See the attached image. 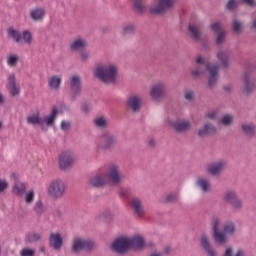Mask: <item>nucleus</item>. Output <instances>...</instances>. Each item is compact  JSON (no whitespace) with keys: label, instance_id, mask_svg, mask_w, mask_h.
Here are the masks:
<instances>
[{"label":"nucleus","instance_id":"7","mask_svg":"<svg viewBox=\"0 0 256 256\" xmlns=\"http://www.w3.org/2000/svg\"><path fill=\"white\" fill-rule=\"evenodd\" d=\"M70 86V101L73 103L77 101L78 97H81V93H83V81L81 80V76L73 75L69 81Z\"/></svg>","mask_w":256,"mask_h":256},{"label":"nucleus","instance_id":"21","mask_svg":"<svg viewBox=\"0 0 256 256\" xmlns=\"http://www.w3.org/2000/svg\"><path fill=\"white\" fill-rule=\"evenodd\" d=\"M188 35L192 41L199 43L203 39V30H201L197 25L190 23L188 25Z\"/></svg>","mask_w":256,"mask_h":256},{"label":"nucleus","instance_id":"15","mask_svg":"<svg viewBox=\"0 0 256 256\" xmlns=\"http://www.w3.org/2000/svg\"><path fill=\"white\" fill-rule=\"evenodd\" d=\"M126 107L132 111V113H141V107H143V97L139 95H130L126 100Z\"/></svg>","mask_w":256,"mask_h":256},{"label":"nucleus","instance_id":"33","mask_svg":"<svg viewBox=\"0 0 256 256\" xmlns=\"http://www.w3.org/2000/svg\"><path fill=\"white\" fill-rule=\"evenodd\" d=\"M196 185L199 187V189H201L203 193H211V183L209 180L200 178L196 181Z\"/></svg>","mask_w":256,"mask_h":256},{"label":"nucleus","instance_id":"3","mask_svg":"<svg viewBox=\"0 0 256 256\" xmlns=\"http://www.w3.org/2000/svg\"><path fill=\"white\" fill-rule=\"evenodd\" d=\"M97 247L95 240L85 237H77L73 241L72 251L73 253L79 254L84 251V253H93Z\"/></svg>","mask_w":256,"mask_h":256},{"label":"nucleus","instance_id":"8","mask_svg":"<svg viewBox=\"0 0 256 256\" xmlns=\"http://www.w3.org/2000/svg\"><path fill=\"white\" fill-rule=\"evenodd\" d=\"M256 89V78L251 71H246L242 77L243 95H253Z\"/></svg>","mask_w":256,"mask_h":256},{"label":"nucleus","instance_id":"1","mask_svg":"<svg viewBox=\"0 0 256 256\" xmlns=\"http://www.w3.org/2000/svg\"><path fill=\"white\" fill-rule=\"evenodd\" d=\"M147 244L145 238L141 235L133 237L120 236L116 238L110 245V250L116 255H129L130 251H143Z\"/></svg>","mask_w":256,"mask_h":256},{"label":"nucleus","instance_id":"53","mask_svg":"<svg viewBox=\"0 0 256 256\" xmlns=\"http://www.w3.org/2000/svg\"><path fill=\"white\" fill-rule=\"evenodd\" d=\"M34 211H35V213H37V215H41V213H43V202L42 201L36 202V204L34 206Z\"/></svg>","mask_w":256,"mask_h":256},{"label":"nucleus","instance_id":"60","mask_svg":"<svg viewBox=\"0 0 256 256\" xmlns=\"http://www.w3.org/2000/svg\"><path fill=\"white\" fill-rule=\"evenodd\" d=\"M196 64L202 65V66L205 65V58L203 56H198L196 58Z\"/></svg>","mask_w":256,"mask_h":256},{"label":"nucleus","instance_id":"39","mask_svg":"<svg viewBox=\"0 0 256 256\" xmlns=\"http://www.w3.org/2000/svg\"><path fill=\"white\" fill-rule=\"evenodd\" d=\"M133 9L137 15H143V13H145L143 0H133Z\"/></svg>","mask_w":256,"mask_h":256},{"label":"nucleus","instance_id":"14","mask_svg":"<svg viewBox=\"0 0 256 256\" xmlns=\"http://www.w3.org/2000/svg\"><path fill=\"white\" fill-rule=\"evenodd\" d=\"M206 71L209 73L208 87L213 89L219 81V64H207Z\"/></svg>","mask_w":256,"mask_h":256},{"label":"nucleus","instance_id":"48","mask_svg":"<svg viewBox=\"0 0 256 256\" xmlns=\"http://www.w3.org/2000/svg\"><path fill=\"white\" fill-rule=\"evenodd\" d=\"M184 99L186 101H189V103H193L195 101V91L193 90H188L184 94Z\"/></svg>","mask_w":256,"mask_h":256},{"label":"nucleus","instance_id":"47","mask_svg":"<svg viewBox=\"0 0 256 256\" xmlns=\"http://www.w3.org/2000/svg\"><path fill=\"white\" fill-rule=\"evenodd\" d=\"M178 200H179V196H177V194L170 193V194L166 195V197L164 199V203L166 205L169 203L173 204V203H177Z\"/></svg>","mask_w":256,"mask_h":256},{"label":"nucleus","instance_id":"61","mask_svg":"<svg viewBox=\"0 0 256 256\" xmlns=\"http://www.w3.org/2000/svg\"><path fill=\"white\" fill-rule=\"evenodd\" d=\"M208 119H211V121H214L215 117H217V114L215 112L207 114Z\"/></svg>","mask_w":256,"mask_h":256},{"label":"nucleus","instance_id":"55","mask_svg":"<svg viewBox=\"0 0 256 256\" xmlns=\"http://www.w3.org/2000/svg\"><path fill=\"white\" fill-rule=\"evenodd\" d=\"M33 199H35V192L33 190L25 194L26 203H33Z\"/></svg>","mask_w":256,"mask_h":256},{"label":"nucleus","instance_id":"12","mask_svg":"<svg viewBox=\"0 0 256 256\" xmlns=\"http://www.w3.org/2000/svg\"><path fill=\"white\" fill-rule=\"evenodd\" d=\"M197 135L200 139L206 137H215L217 135V125L213 122H205L201 128L198 129Z\"/></svg>","mask_w":256,"mask_h":256},{"label":"nucleus","instance_id":"51","mask_svg":"<svg viewBox=\"0 0 256 256\" xmlns=\"http://www.w3.org/2000/svg\"><path fill=\"white\" fill-rule=\"evenodd\" d=\"M17 61H19V57L17 55H10L7 59V63L10 67H15V65H17Z\"/></svg>","mask_w":256,"mask_h":256},{"label":"nucleus","instance_id":"20","mask_svg":"<svg viewBox=\"0 0 256 256\" xmlns=\"http://www.w3.org/2000/svg\"><path fill=\"white\" fill-rule=\"evenodd\" d=\"M88 185L93 189H103L107 185V179H105L103 174H96L89 178Z\"/></svg>","mask_w":256,"mask_h":256},{"label":"nucleus","instance_id":"24","mask_svg":"<svg viewBox=\"0 0 256 256\" xmlns=\"http://www.w3.org/2000/svg\"><path fill=\"white\" fill-rule=\"evenodd\" d=\"M130 207L133 208V211L137 217H143V215H145V208L143 207V202H141V199L133 197Z\"/></svg>","mask_w":256,"mask_h":256},{"label":"nucleus","instance_id":"11","mask_svg":"<svg viewBox=\"0 0 256 256\" xmlns=\"http://www.w3.org/2000/svg\"><path fill=\"white\" fill-rule=\"evenodd\" d=\"M210 30L216 35L215 44L220 47L227 41V31L223 29L221 22H214L210 25Z\"/></svg>","mask_w":256,"mask_h":256},{"label":"nucleus","instance_id":"50","mask_svg":"<svg viewBox=\"0 0 256 256\" xmlns=\"http://www.w3.org/2000/svg\"><path fill=\"white\" fill-rule=\"evenodd\" d=\"M58 165L61 171H65V152H62L58 157Z\"/></svg>","mask_w":256,"mask_h":256},{"label":"nucleus","instance_id":"4","mask_svg":"<svg viewBox=\"0 0 256 256\" xmlns=\"http://www.w3.org/2000/svg\"><path fill=\"white\" fill-rule=\"evenodd\" d=\"M117 143H119V139L117 138V135H115V133L109 130H104L99 135L98 147L102 151H113Z\"/></svg>","mask_w":256,"mask_h":256},{"label":"nucleus","instance_id":"5","mask_svg":"<svg viewBox=\"0 0 256 256\" xmlns=\"http://www.w3.org/2000/svg\"><path fill=\"white\" fill-rule=\"evenodd\" d=\"M222 199L224 203L231 206L234 211H241L243 209V200L239 198L235 189H226L223 193Z\"/></svg>","mask_w":256,"mask_h":256},{"label":"nucleus","instance_id":"59","mask_svg":"<svg viewBox=\"0 0 256 256\" xmlns=\"http://www.w3.org/2000/svg\"><path fill=\"white\" fill-rule=\"evenodd\" d=\"M156 145H157V142L155 141V139L150 138L148 141V147H150V149H155Z\"/></svg>","mask_w":256,"mask_h":256},{"label":"nucleus","instance_id":"19","mask_svg":"<svg viewBox=\"0 0 256 256\" xmlns=\"http://www.w3.org/2000/svg\"><path fill=\"white\" fill-rule=\"evenodd\" d=\"M150 97L156 101H159V99H165V97H167V87L165 84H155L150 91Z\"/></svg>","mask_w":256,"mask_h":256},{"label":"nucleus","instance_id":"29","mask_svg":"<svg viewBox=\"0 0 256 256\" xmlns=\"http://www.w3.org/2000/svg\"><path fill=\"white\" fill-rule=\"evenodd\" d=\"M62 81H63V79L61 78V76H51L48 79L49 89H52L53 91H57V89H59V87H61Z\"/></svg>","mask_w":256,"mask_h":256},{"label":"nucleus","instance_id":"49","mask_svg":"<svg viewBox=\"0 0 256 256\" xmlns=\"http://www.w3.org/2000/svg\"><path fill=\"white\" fill-rule=\"evenodd\" d=\"M222 256H233V248L232 247H228L225 249V252L223 253ZM235 256H243V250H238L236 252Z\"/></svg>","mask_w":256,"mask_h":256},{"label":"nucleus","instance_id":"63","mask_svg":"<svg viewBox=\"0 0 256 256\" xmlns=\"http://www.w3.org/2000/svg\"><path fill=\"white\" fill-rule=\"evenodd\" d=\"M223 89H224V91H226V93H231V85H225V86H223Z\"/></svg>","mask_w":256,"mask_h":256},{"label":"nucleus","instance_id":"28","mask_svg":"<svg viewBox=\"0 0 256 256\" xmlns=\"http://www.w3.org/2000/svg\"><path fill=\"white\" fill-rule=\"evenodd\" d=\"M26 121H27L28 125H38L39 127H43V125H44V120L39 115V113L32 114V115L28 116Z\"/></svg>","mask_w":256,"mask_h":256},{"label":"nucleus","instance_id":"45","mask_svg":"<svg viewBox=\"0 0 256 256\" xmlns=\"http://www.w3.org/2000/svg\"><path fill=\"white\" fill-rule=\"evenodd\" d=\"M193 79H199L200 75H205V69L201 65H197L194 70H191Z\"/></svg>","mask_w":256,"mask_h":256},{"label":"nucleus","instance_id":"43","mask_svg":"<svg viewBox=\"0 0 256 256\" xmlns=\"http://www.w3.org/2000/svg\"><path fill=\"white\" fill-rule=\"evenodd\" d=\"M220 125H224V127H229L233 125V115L226 114L220 120Z\"/></svg>","mask_w":256,"mask_h":256},{"label":"nucleus","instance_id":"37","mask_svg":"<svg viewBox=\"0 0 256 256\" xmlns=\"http://www.w3.org/2000/svg\"><path fill=\"white\" fill-rule=\"evenodd\" d=\"M25 189H27V187L25 186V183L15 182L13 186V193L14 195H18L19 197H21L25 193Z\"/></svg>","mask_w":256,"mask_h":256},{"label":"nucleus","instance_id":"30","mask_svg":"<svg viewBox=\"0 0 256 256\" xmlns=\"http://www.w3.org/2000/svg\"><path fill=\"white\" fill-rule=\"evenodd\" d=\"M58 113L59 110H57V107H53L51 113L43 118V121L47 125V127H51V125L55 123V119H57Z\"/></svg>","mask_w":256,"mask_h":256},{"label":"nucleus","instance_id":"38","mask_svg":"<svg viewBox=\"0 0 256 256\" xmlns=\"http://www.w3.org/2000/svg\"><path fill=\"white\" fill-rule=\"evenodd\" d=\"M8 36L11 37V39H13L15 43H22L21 32H19V30H16L14 28H9Z\"/></svg>","mask_w":256,"mask_h":256},{"label":"nucleus","instance_id":"54","mask_svg":"<svg viewBox=\"0 0 256 256\" xmlns=\"http://www.w3.org/2000/svg\"><path fill=\"white\" fill-rule=\"evenodd\" d=\"M21 256H35V250L29 249V248H24L20 252Z\"/></svg>","mask_w":256,"mask_h":256},{"label":"nucleus","instance_id":"31","mask_svg":"<svg viewBox=\"0 0 256 256\" xmlns=\"http://www.w3.org/2000/svg\"><path fill=\"white\" fill-rule=\"evenodd\" d=\"M224 235L227 237H233L235 233H237V225H235V222H228L224 225L223 232Z\"/></svg>","mask_w":256,"mask_h":256},{"label":"nucleus","instance_id":"26","mask_svg":"<svg viewBox=\"0 0 256 256\" xmlns=\"http://www.w3.org/2000/svg\"><path fill=\"white\" fill-rule=\"evenodd\" d=\"M49 245L54 249L55 251H59L63 245V238H61V234H50L49 236Z\"/></svg>","mask_w":256,"mask_h":256},{"label":"nucleus","instance_id":"16","mask_svg":"<svg viewBox=\"0 0 256 256\" xmlns=\"http://www.w3.org/2000/svg\"><path fill=\"white\" fill-rule=\"evenodd\" d=\"M227 168V160L220 159L215 163H212L208 166L207 172L212 177H219L223 171Z\"/></svg>","mask_w":256,"mask_h":256},{"label":"nucleus","instance_id":"6","mask_svg":"<svg viewBox=\"0 0 256 256\" xmlns=\"http://www.w3.org/2000/svg\"><path fill=\"white\" fill-rule=\"evenodd\" d=\"M210 225L212 226V239L214 240V243H216L217 245H225V243H227L229 239L227 238L225 233H223V231L219 230V227L221 225V219H219V217L217 216H213L211 218Z\"/></svg>","mask_w":256,"mask_h":256},{"label":"nucleus","instance_id":"35","mask_svg":"<svg viewBox=\"0 0 256 256\" xmlns=\"http://www.w3.org/2000/svg\"><path fill=\"white\" fill-rule=\"evenodd\" d=\"M217 59L219 62H221L222 67H225V69L229 67V54H227V52L220 50L217 53Z\"/></svg>","mask_w":256,"mask_h":256},{"label":"nucleus","instance_id":"62","mask_svg":"<svg viewBox=\"0 0 256 256\" xmlns=\"http://www.w3.org/2000/svg\"><path fill=\"white\" fill-rule=\"evenodd\" d=\"M123 197H129V195H131V190L130 189H126L122 192Z\"/></svg>","mask_w":256,"mask_h":256},{"label":"nucleus","instance_id":"10","mask_svg":"<svg viewBox=\"0 0 256 256\" xmlns=\"http://www.w3.org/2000/svg\"><path fill=\"white\" fill-rule=\"evenodd\" d=\"M175 7V0H158V5L149 9L152 15H165Z\"/></svg>","mask_w":256,"mask_h":256},{"label":"nucleus","instance_id":"9","mask_svg":"<svg viewBox=\"0 0 256 256\" xmlns=\"http://www.w3.org/2000/svg\"><path fill=\"white\" fill-rule=\"evenodd\" d=\"M47 193L54 199L63 197V193H65V182L61 179L52 180L48 185Z\"/></svg>","mask_w":256,"mask_h":256},{"label":"nucleus","instance_id":"2","mask_svg":"<svg viewBox=\"0 0 256 256\" xmlns=\"http://www.w3.org/2000/svg\"><path fill=\"white\" fill-rule=\"evenodd\" d=\"M95 75L105 85H115L117 83V77H119V69L113 64L108 66L102 65L96 68Z\"/></svg>","mask_w":256,"mask_h":256},{"label":"nucleus","instance_id":"23","mask_svg":"<svg viewBox=\"0 0 256 256\" xmlns=\"http://www.w3.org/2000/svg\"><path fill=\"white\" fill-rule=\"evenodd\" d=\"M77 161V157L75 156V152L71 149L65 151V171H71L73 167H75V163Z\"/></svg>","mask_w":256,"mask_h":256},{"label":"nucleus","instance_id":"27","mask_svg":"<svg viewBox=\"0 0 256 256\" xmlns=\"http://www.w3.org/2000/svg\"><path fill=\"white\" fill-rule=\"evenodd\" d=\"M241 129H242V133H244L246 137H249L250 139H253V137H256L255 123L242 124Z\"/></svg>","mask_w":256,"mask_h":256},{"label":"nucleus","instance_id":"52","mask_svg":"<svg viewBox=\"0 0 256 256\" xmlns=\"http://www.w3.org/2000/svg\"><path fill=\"white\" fill-rule=\"evenodd\" d=\"M91 103L88 102H84L81 106V111L85 114V115H89V113H91Z\"/></svg>","mask_w":256,"mask_h":256},{"label":"nucleus","instance_id":"22","mask_svg":"<svg viewBox=\"0 0 256 256\" xmlns=\"http://www.w3.org/2000/svg\"><path fill=\"white\" fill-rule=\"evenodd\" d=\"M200 245L205 253H207L209 256H217V251L213 249V246L209 241V237H207L205 234L200 238Z\"/></svg>","mask_w":256,"mask_h":256},{"label":"nucleus","instance_id":"57","mask_svg":"<svg viewBox=\"0 0 256 256\" xmlns=\"http://www.w3.org/2000/svg\"><path fill=\"white\" fill-rule=\"evenodd\" d=\"M243 5H246L247 7H256L255 0H241Z\"/></svg>","mask_w":256,"mask_h":256},{"label":"nucleus","instance_id":"56","mask_svg":"<svg viewBox=\"0 0 256 256\" xmlns=\"http://www.w3.org/2000/svg\"><path fill=\"white\" fill-rule=\"evenodd\" d=\"M80 58L82 63H87L89 61V52L86 50L80 51Z\"/></svg>","mask_w":256,"mask_h":256},{"label":"nucleus","instance_id":"46","mask_svg":"<svg viewBox=\"0 0 256 256\" xmlns=\"http://www.w3.org/2000/svg\"><path fill=\"white\" fill-rule=\"evenodd\" d=\"M237 7H239V2H237V0H228V2L225 5L226 11H230V12L235 11Z\"/></svg>","mask_w":256,"mask_h":256},{"label":"nucleus","instance_id":"34","mask_svg":"<svg viewBox=\"0 0 256 256\" xmlns=\"http://www.w3.org/2000/svg\"><path fill=\"white\" fill-rule=\"evenodd\" d=\"M137 33V25L135 23L125 24L122 29V36L135 35Z\"/></svg>","mask_w":256,"mask_h":256},{"label":"nucleus","instance_id":"41","mask_svg":"<svg viewBox=\"0 0 256 256\" xmlns=\"http://www.w3.org/2000/svg\"><path fill=\"white\" fill-rule=\"evenodd\" d=\"M232 31L236 33V35H241V33H243V22L235 19L232 23Z\"/></svg>","mask_w":256,"mask_h":256},{"label":"nucleus","instance_id":"64","mask_svg":"<svg viewBox=\"0 0 256 256\" xmlns=\"http://www.w3.org/2000/svg\"><path fill=\"white\" fill-rule=\"evenodd\" d=\"M149 256H163V253H161V252H153Z\"/></svg>","mask_w":256,"mask_h":256},{"label":"nucleus","instance_id":"40","mask_svg":"<svg viewBox=\"0 0 256 256\" xmlns=\"http://www.w3.org/2000/svg\"><path fill=\"white\" fill-rule=\"evenodd\" d=\"M100 219H102L104 223H111V221L115 219V214L111 212V210H105L100 214Z\"/></svg>","mask_w":256,"mask_h":256},{"label":"nucleus","instance_id":"42","mask_svg":"<svg viewBox=\"0 0 256 256\" xmlns=\"http://www.w3.org/2000/svg\"><path fill=\"white\" fill-rule=\"evenodd\" d=\"M42 236L40 233H31L26 236V243H37L41 241Z\"/></svg>","mask_w":256,"mask_h":256},{"label":"nucleus","instance_id":"18","mask_svg":"<svg viewBox=\"0 0 256 256\" xmlns=\"http://www.w3.org/2000/svg\"><path fill=\"white\" fill-rule=\"evenodd\" d=\"M8 83L6 88L8 89L10 97H17L21 93V87L17 85V79L15 78V73L8 75Z\"/></svg>","mask_w":256,"mask_h":256},{"label":"nucleus","instance_id":"25","mask_svg":"<svg viewBox=\"0 0 256 256\" xmlns=\"http://www.w3.org/2000/svg\"><path fill=\"white\" fill-rule=\"evenodd\" d=\"M89 47V42L85 38H77L70 44L71 51H85Z\"/></svg>","mask_w":256,"mask_h":256},{"label":"nucleus","instance_id":"36","mask_svg":"<svg viewBox=\"0 0 256 256\" xmlns=\"http://www.w3.org/2000/svg\"><path fill=\"white\" fill-rule=\"evenodd\" d=\"M94 125L98 129H107L109 127V120L105 116H100L94 119Z\"/></svg>","mask_w":256,"mask_h":256},{"label":"nucleus","instance_id":"13","mask_svg":"<svg viewBox=\"0 0 256 256\" xmlns=\"http://www.w3.org/2000/svg\"><path fill=\"white\" fill-rule=\"evenodd\" d=\"M108 178L110 179L112 185L117 186L120 183H123L125 176L119 170V166L112 164L108 167Z\"/></svg>","mask_w":256,"mask_h":256},{"label":"nucleus","instance_id":"32","mask_svg":"<svg viewBox=\"0 0 256 256\" xmlns=\"http://www.w3.org/2000/svg\"><path fill=\"white\" fill-rule=\"evenodd\" d=\"M45 17V10L43 8H34L30 10V18L33 21H41Z\"/></svg>","mask_w":256,"mask_h":256},{"label":"nucleus","instance_id":"17","mask_svg":"<svg viewBox=\"0 0 256 256\" xmlns=\"http://www.w3.org/2000/svg\"><path fill=\"white\" fill-rule=\"evenodd\" d=\"M168 125H170V127H173L176 133H187V131L191 129V122L189 120H168Z\"/></svg>","mask_w":256,"mask_h":256},{"label":"nucleus","instance_id":"58","mask_svg":"<svg viewBox=\"0 0 256 256\" xmlns=\"http://www.w3.org/2000/svg\"><path fill=\"white\" fill-rule=\"evenodd\" d=\"M7 187H9V183L6 180H0V193H3Z\"/></svg>","mask_w":256,"mask_h":256},{"label":"nucleus","instance_id":"44","mask_svg":"<svg viewBox=\"0 0 256 256\" xmlns=\"http://www.w3.org/2000/svg\"><path fill=\"white\" fill-rule=\"evenodd\" d=\"M21 37L26 45H31L33 43V35H31V32L28 30L23 31Z\"/></svg>","mask_w":256,"mask_h":256}]
</instances>
